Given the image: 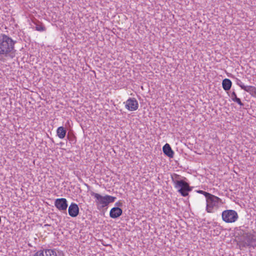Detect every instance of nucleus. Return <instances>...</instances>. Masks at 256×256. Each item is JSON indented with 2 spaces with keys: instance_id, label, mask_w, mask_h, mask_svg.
Returning <instances> with one entry per match:
<instances>
[{
  "instance_id": "obj_16",
  "label": "nucleus",
  "mask_w": 256,
  "mask_h": 256,
  "mask_svg": "<svg viewBox=\"0 0 256 256\" xmlns=\"http://www.w3.org/2000/svg\"><path fill=\"white\" fill-rule=\"evenodd\" d=\"M45 256H57V253L56 250L44 249Z\"/></svg>"
},
{
  "instance_id": "obj_10",
  "label": "nucleus",
  "mask_w": 256,
  "mask_h": 256,
  "mask_svg": "<svg viewBox=\"0 0 256 256\" xmlns=\"http://www.w3.org/2000/svg\"><path fill=\"white\" fill-rule=\"evenodd\" d=\"M236 84L239 86L242 89L244 90V91L248 92L250 95L252 94L254 90H255V86H244L243 82L239 79H236Z\"/></svg>"
},
{
  "instance_id": "obj_3",
  "label": "nucleus",
  "mask_w": 256,
  "mask_h": 256,
  "mask_svg": "<svg viewBox=\"0 0 256 256\" xmlns=\"http://www.w3.org/2000/svg\"><path fill=\"white\" fill-rule=\"evenodd\" d=\"M90 193L96 198L95 202L98 210H102L103 208L108 206L109 204L114 202L116 199V197L109 195L102 196L92 191H90Z\"/></svg>"
},
{
  "instance_id": "obj_11",
  "label": "nucleus",
  "mask_w": 256,
  "mask_h": 256,
  "mask_svg": "<svg viewBox=\"0 0 256 256\" xmlns=\"http://www.w3.org/2000/svg\"><path fill=\"white\" fill-rule=\"evenodd\" d=\"M122 214V210L119 207H114L110 212V216L112 218H116L120 216Z\"/></svg>"
},
{
  "instance_id": "obj_22",
  "label": "nucleus",
  "mask_w": 256,
  "mask_h": 256,
  "mask_svg": "<svg viewBox=\"0 0 256 256\" xmlns=\"http://www.w3.org/2000/svg\"><path fill=\"white\" fill-rule=\"evenodd\" d=\"M50 224H44V226H50Z\"/></svg>"
},
{
  "instance_id": "obj_9",
  "label": "nucleus",
  "mask_w": 256,
  "mask_h": 256,
  "mask_svg": "<svg viewBox=\"0 0 256 256\" xmlns=\"http://www.w3.org/2000/svg\"><path fill=\"white\" fill-rule=\"evenodd\" d=\"M79 208L76 204L72 202L68 207V212L72 217H76L79 214Z\"/></svg>"
},
{
  "instance_id": "obj_19",
  "label": "nucleus",
  "mask_w": 256,
  "mask_h": 256,
  "mask_svg": "<svg viewBox=\"0 0 256 256\" xmlns=\"http://www.w3.org/2000/svg\"><path fill=\"white\" fill-rule=\"evenodd\" d=\"M36 30H39V31H42V30H44V28L42 26H37L36 27Z\"/></svg>"
},
{
  "instance_id": "obj_14",
  "label": "nucleus",
  "mask_w": 256,
  "mask_h": 256,
  "mask_svg": "<svg viewBox=\"0 0 256 256\" xmlns=\"http://www.w3.org/2000/svg\"><path fill=\"white\" fill-rule=\"evenodd\" d=\"M66 130L63 126H60L56 130V134L60 138H64L66 135Z\"/></svg>"
},
{
  "instance_id": "obj_5",
  "label": "nucleus",
  "mask_w": 256,
  "mask_h": 256,
  "mask_svg": "<svg viewBox=\"0 0 256 256\" xmlns=\"http://www.w3.org/2000/svg\"><path fill=\"white\" fill-rule=\"evenodd\" d=\"M222 220L226 223H232L237 220L238 216V213L234 210H225L222 214Z\"/></svg>"
},
{
  "instance_id": "obj_4",
  "label": "nucleus",
  "mask_w": 256,
  "mask_h": 256,
  "mask_svg": "<svg viewBox=\"0 0 256 256\" xmlns=\"http://www.w3.org/2000/svg\"><path fill=\"white\" fill-rule=\"evenodd\" d=\"M206 211L208 213L214 212V209H218L222 204V200L218 197L210 194L206 198Z\"/></svg>"
},
{
  "instance_id": "obj_6",
  "label": "nucleus",
  "mask_w": 256,
  "mask_h": 256,
  "mask_svg": "<svg viewBox=\"0 0 256 256\" xmlns=\"http://www.w3.org/2000/svg\"><path fill=\"white\" fill-rule=\"evenodd\" d=\"M243 242L244 246L256 247V236L250 233H244Z\"/></svg>"
},
{
  "instance_id": "obj_1",
  "label": "nucleus",
  "mask_w": 256,
  "mask_h": 256,
  "mask_svg": "<svg viewBox=\"0 0 256 256\" xmlns=\"http://www.w3.org/2000/svg\"><path fill=\"white\" fill-rule=\"evenodd\" d=\"M16 41L11 37L2 34L0 36V60H2L4 58H13L16 56V50L15 49V44Z\"/></svg>"
},
{
  "instance_id": "obj_17",
  "label": "nucleus",
  "mask_w": 256,
  "mask_h": 256,
  "mask_svg": "<svg viewBox=\"0 0 256 256\" xmlns=\"http://www.w3.org/2000/svg\"><path fill=\"white\" fill-rule=\"evenodd\" d=\"M34 256H45V250H40L38 251L34 254Z\"/></svg>"
},
{
  "instance_id": "obj_7",
  "label": "nucleus",
  "mask_w": 256,
  "mask_h": 256,
  "mask_svg": "<svg viewBox=\"0 0 256 256\" xmlns=\"http://www.w3.org/2000/svg\"><path fill=\"white\" fill-rule=\"evenodd\" d=\"M54 206L59 210L66 213L68 201L64 198H57L54 201Z\"/></svg>"
},
{
  "instance_id": "obj_8",
  "label": "nucleus",
  "mask_w": 256,
  "mask_h": 256,
  "mask_svg": "<svg viewBox=\"0 0 256 256\" xmlns=\"http://www.w3.org/2000/svg\"><path fill=\"white\" fill-rule=\"evenodd\" d=\"M126 108L130 111L136 110L138 108V104L135 98H129L126 101Z\"/></svg>"
},
{
  "instance_id": "obj_21",
  "label": "nucleus",
  "mask_w": 256,
  "mask_h": 256,
  "mask_svg": "<svg viewBox=\"0 0 256 256\" xmlns=\"http://www.w3.org/2000/svg\"><path fill=\"white\" fill-rule=\"evenodd\" d=\"M251 96H252V97L256 98V88L254 90V92L252 94Z\"/></svg>"
},
{
  "instance_id": "obj_2",
  "label": "nucleus",
  "mask_w": 256,
  "mask_h": 256,
  "mask_svg": "<svg viewBox=\"0 0 256 256\" xmlns=\"http://www.w3.org/2000/svg\"><path fill=\"white\" fill-rule=\"evenodd\" d=\"M171 178L174 186L178 190V192L183 196H188V192L192 190V188L189 184L186 182V178L176 174H172Z\"/></svg>"
},
{
  "instance_id": "obj_13",
  "label": "nucleus",
  "mask_w": 256,
  "mask_h": 256,
  "mask_svg": "<svg viewBox=\"0 0 256 256\" xmlns=\"http://www.w3.org/2000/svg\"><path fill=\"white\" fill-rule=\"evenodd\" d=\"M232 85L231 80L228 78H225L222 80V86L224 90L226 91L230 89Z\"/></svg>"
},
{
  "instance_id": "obj_20",
  "label": "nucleus",
  "mask_w": 256,
  "mask_h": 256,
  "mask_svg": "<svg viewBox=\"0 0 256 256\" xmlns=\"http://www.w3.org/2000/svg\"><path fill=\"white\" fill-rule=\"evenodd\" d=\"M115 205L116 206H117L116 207H118V206H122V204L120 202H116V204H115Z\"/></svg>"
},
{
  "instance_id": "obj_18",
  "label": "nucleus",
  "mask_w": 256,
  "mask_h": 256,
  "mask_svg": "<svg viewBox=\"0 0 256 256\" xmlns=\"http://www.w3.org/2000/svg\"><path fill=\"white\" fill-rule=\"evenodd\" d=\"M197 192L199 194H204L206 198L210 194V193L203 191L202 190H198L197 191Z\"/></svg>"
},
{
  "instance_id": "obj_15",
  "label": "nucleus",
  "mask_w": 256,
  "mask_h": 256,
  "mask_svg": "<svg viewBox=\"0 0 256 256\" xmlns=\"http://www.w3.org/2000/svg\"><path fill=\"white\" fill-rule=\"evenodd\" d=\"M230 96V98H232V101H234V102H236L237 104H238L240 106H244V104L241 102L240 99L237 97L236 94V93L234 92H233L231 94Z\"/></svg>"
},
{
  "instance_id": "obj_12",
  "label": "nucleus",
  "mask_w": 256,
  "mask_h": 256,
  "mask_svg": "<svg viewBox=\"0 0 256 256\" xmlns=\"http://www.w3.org/2000/svg\"><path fill=\"white\" fill-rule=\"evenodd\" d=\"M164 153L170 158H173L174 152L172 150L170 144H166L164 145L162 148Z\"/></svg>"
}]
</instances>
